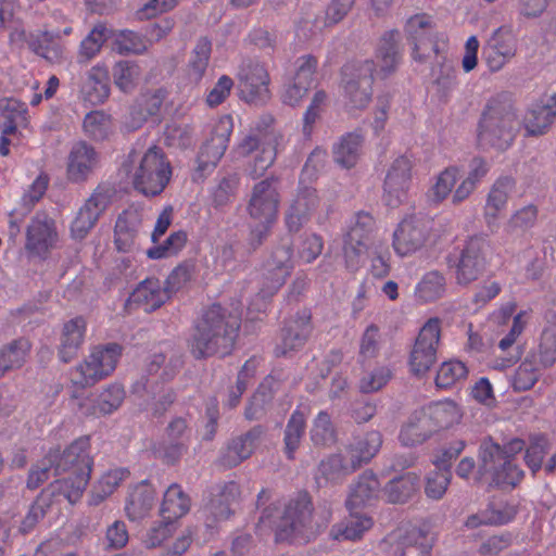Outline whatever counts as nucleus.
I'll use <instances>...</instances> for the list:
<instances>
[{
  "label": "nucleus",
  "mask_w": 556,
  "mask_h": 556,
  "mask_svg": "<svg viewBox=\"0 0 556 556\" xmlns=\"http://www.w3.org/2000/svg\"><path fill=\"white\" fill-rule=\"evenodd\" d=\"M239 329L238 317L219 304H213L197 320L189 340V351L197 359L228 355Z\"/></svg>",
  "instance_id": "f257e3e1"
},
{
  "label": "nucleus",
  "mask_w": 556,
  "mask_h": 556,
  "mask_svg": "<svg viewBox=\"0 0 556 556\" xmlns=\"http://www.w3.org/2000/svg\"><path fill=\"white\" fill-rule=\"evenodd\" d=\"M287 143L282 131L276 128V119L270 114L262 115L255 123L251 132L238 144L237 152L241 156H248L257 151L247 168L248 176L257 179L275 163L277 155Z\"/></svg>",
  "instance_id": "f03ea898"
},
{
  "label": "nucleus",
  "mask_w": 556,
  "mask_h": 556,
  "mask_svg": "<svg viewBox=\"0 0 556 556\" xmlns=\"http://www.w3.org/2000/svg\"><path fill=\"white\" fill-rule=\"evenodd\" d=\"M330 517V510L325 509L323 519L314 520L312 498L307 492H300L288 502L275 526L276 541L307 542L327 526Z\"/></svg>",
  "instance_id": "7ed1b4c3"
},
{
  "label": "nucleus",
  "mask_w": 556,
  "mask_h": 556,
  "mask_svg": "<svg viewBox=\"0 0 556 556\" xmlns=\"http://www.w3.org/2000/svg\"><path fill=\"white\" fill-rule=\"evenodd\" d=\"M519 122L511 102L506 99H491L479 122L478 140L482 147L504 151L513 143Z\"/></svg>",
  "instance_id": "20e7f679"
},
{
  "label": "nucleus",
  "mask_w": 556,
  "mask_h": 556,
  "mask_svg": "<svg viewBox=\"0 0 556 556\" xmlns=\"http://www.w3.org/2000/svg\"><path fill=\"white\" fill-rule=\"evenodd\" d=\"M325 156V151L315 150L303 166L296 193L285 213V225L289 233L299 232L319 206L317 191L307 182L316 176L323 166Z\"/></svg>",
  "instance_id": "39448f33"
},
{
  "label": "nucleus",
  "mask_w": 556,
  "mask_h": 556,
  "mask_svg": "<svg viewBox=\"0 0 556 556\" xmlns=\"http://www.w3.org/2000/svg\"><path fill=\"white\" fill-rule=\"evenodd\" d=\"M280 200L277 178H265L253 186L247 206L248 214L255 224L251 231L252 245H261L269 236L278 218Z\"/></svg>",
  "instance_id": "423d86ee"
},
{
  "label": "nucleus",
  "mask_w": 556,
  "mask_h": 556,
  "mask_svg": "<svg viewBox=\"0 0 556 556\" xmlns=\"http://www.w3.org/2000/svg\"><path fill=\"white\" fill-rule=\"evenodd\" d=\"M479 468L476 480L490 475V484L498 488H514L523 478V471L513 460L507 459L500 444L484 440L479 450Z\"/></svg>",
  "instance_id": "0eeeda50"
},
{
  "label": "nucleus",
  "mask_w": 556,
  "mask_h": 556,
  "mask_svg": "<svg viewBox=\"0 0 556 556\" xmlns=\"http://www.w3.org/2000/svg\"><path fill=\"white\" fill-rule=\"evenodd\" d=\"M170 176L172 167L163 151L157 147H151L134 169L132 185L146 195H156L165 189Z\"/></svg>",
  "instance_id": "6e6552de"
},
{
  "label": "nucleus",
  "mask_w": 556,
  "mask_h": 556,
  "mask_svg": "<svg viewBox=\"0 0 556 556\" xmlns=\"http://www.w3.org/2000/svg\"><path fill=\"white\" fill-rule=\"evenodd\" d=\"M121 355L122 348L117 343L96 346L90 354L75 367L74 383L87 388L105 379L115 370Z\"/></svg>",
  "instance_id": "1a4fd4ad"
},
{
  "label": "nucleus",
  "mask_w": 556,
  "mask_h": 556,
  "mask_svg": "<svg viewBox=\"0 0 556 556\" xmlns=\"http://www.w3.org/2000/svg\"><path fill=\"white\" fill-rule=\"evenodd\" d=\"M375 64L363 61L343 68L345 105L350 110H363L371 100Z\"/></svg>",
  "instance_id": "9d476101"
},
{
  "label": "nucleus",
  "mask_w": 556,
  "mask_h": 556,
  "mask_svg": "<svg viewBox=\"0 0 556 556\" xmlns=\"http://www.w3.org/2000/svg\"><path fill=\"white\" fill-rule=\"evenodd\" d=\"M441 320L430 318L420 329L409 354V368L415 376L427 374L438 359Z\"/></svg>",
  "instance_id": "9b49d317"
},
{
  "label": "nucleus",
  "mask_w": 556,
  "mask_h": 556,
  "mask_svg": "<svg viewBox=\"0 0 556 556\" xmlns=\"http://www.w3.org/2000/svg\"><path fill=\"white\" fill-rule=\"evenodd\" d=\"M491 245L486 238L475 236L466 241L456 265V280L459 285H469L485 270Z\"/></svg>",
  "instance_id": "f8f14e48"
},
{
  "label": "nucleus",
  "mask_w": 556,
  "mask_h": 556,
  "mask_svg": "<svg viewBox=\"0 0 556 556\" xmlns=\"http://www.w3.org/2000/svg\"><path fill=\"white\" fill-rule=\"evenodd\" d=\"M47 462L54 467V473L68 472L91 473L93 460L90 456V441L88 437L75 440L62 453L51 451L47 455Z\"/></svg>",
  "instance_id": "ddd939ff"
},
{
  "label": "nucleus",
  "mask_w": 556,
  "mask_h": 556,
  "mask_svg": "<svg viewBox=\"0 0 556 556\" xmlns=\"http://www.w3.org/2000/svg\"><path fill=\"white\" fill-rule=\"evenodd\" d=\"M114 194V188L109 185H99L94 189L72 223L71 231L74 238L83 239L87 236L94 227L101 214L111 204Z\"/></svg>",
  "instance_id": "4468645a"
},
{
  "label": "nucleus",
  "mask_w": 556,
  "mask_h": 556,
  "mask_svg": "<svg viewBox=\"0 0 556 556\" xmlns=\"http://www.w3.org/2000/svg\"><path fill=\"white\" fill-rule=\"evenodd\" d=\"M518 50L516 33L510 25H502L496 28L483 47V58L490 71L502 70L513 60Z\"/></svg>",
  "instance_id": "2eb2a0df"
},
{
  "label": "nucleus",
  "mask_w": 556,
  "mask_h": 556,
  "mask_svg": "<svg viewBox=\"0 0 556 556\" xmlns=\"http://www.w3.org/2000/svg\"><path fill=\"white\" fill-rule=\"evenodd\" d=\"M429 222L409 217L403 219L393 233V248L397 255L409 256L421 250L430 237Z\"/></svg>",
  "instance_id": "dca6fc26"
},
{
  "label": "nucleus",
  "mask_w": 556,
  "mask_h": 556,
  "mask_svg": "<svg viewBox=\"0 0 556 556\" xmlns=\"http://www.w3.org/2000/svg\"><path fill=\"white\" fill-rule=\"evenodd\" d=\"M374 228L375 220L370 214L364 212L356 214L344 242V256L349 267H356L358 258L368 251Z\"/></svg>",
  "instance_id": "f3484780"
},
{
  "label": "nucleus",
  "mask_w": 556,
  "mask_h": 556,
  "mask_svg": "<svg viewBox=\"0 0 556 556\" xmlns=\"http://www.w3.org/2000/svg\"><path fill=\"white\" fill-rule=\"evenodd\" d=\"M238 78L247 101L258 103L269 98V75L263 64L252 60L243 62Z\"/></svg>",
  "instance_id": "a211bd4d"
},
{
  "label": "nucleus",
  "mask_w": 556,
  "mask_h": 556,
  "mask_svg": "<svg viewBox=\"0 0 556 556\" xmlns=\"http://www.w3.org/2000/svg\"><path fill=\"white\" fill-rule=\"evenodd\" d=\"M413 164L406 156H399L388 169L384 185L383 199L387 205L397 206L406 195L412 181Z\"/></svg>",
  "instance_id": "6ab92c4d"
},
{
  "label": "nucleus",
  "mask_w": 556,
  "mask_h": 556,
  "mask_svg": "<svg viewBox=\"0 0 556 556\" xmlns=\"http://www.w3.org/2000/svg\"><path fill=\"white\" fill-rule=\"evenodd\" d=\"M264 433V427L257 425L245 433L231 439L220 453L219 464L227 468H233L250 458Z\"/></svg>",
  "instance_id": "aec40b11"
},
{
  "label": "nucleus",
  "mask_w": 556,
  "mask_h": 556,
  "mask_svg": "<svg viewBox=\"0 0 556 556\" xmlns=\"http://www.w3.org/2000/svg\"><path fill=\"white\" fill-rule=\"evenodd\" d=\"M401 35L397 30H389L380 38L375 60V73L379 78L392 75L401 62Z\"/></svg>",
  "instance_id": "412c9836"
},
{
  "label": "nucleus",
  "mask_w": 556,
  "mask_h": 556,
  "mask_svg": "<svg viewBox=\"0 0 556 556\" xmlns=\"http://www.w3.org/2000/svg\"><path fill=\"white\" fill-rule=\"evenodd\" d=\"M556 117V93L544 94L532 103L523 116V126L528 135L545 134Z\"/></svg>",
  "instance_id": "4be33fe9"
},
{
  "label": "nucleus",
  "mask_w": 556,
  "mask_h": 556,
  "mask_svg": "<svg viewBox=\"0 0 556 556\" xmlns=\"http://www.w3.org/2000/svg\"><path fill=\"white\" fill-rule=\"evenodd\" d=\"M58 240L54 220L46 214H37L27 227L26 249L36 255H45Z\"/></svg>",
  "instance_id": "5701e85b"
},
{
  "label": "nucleus",
  "mask_w": 556,
  "mask_h": 556,
  "mask_svg": "<svg viewBox=\"0 0 556 556\" xmlns=\"http://www.w3.org/2000/svg\"><path fill=\"white\" fill-rule=\"evenodd\" d=\"M126 396L122 384L114 382L103 388L92 400H86L79 404L85 415L102 417L112 415L124 403Z\"/></svg>",
  "instance_id": "b1692460"
},
{
  "label": "nucleus",
  "mask_w": 556,
  "mask_h": 556,
  "mask_svg": "<svg viewBox=\"0 0 556 556\" xmlns=\"http://www.w3.org/2000/svg\"><path fill=\"white\" fill-rule=\"evenodd\" d=\"M293 267V241L285 237L273 250L269 258L266 261V270L270 275V289L277 290L283 285L286 278L290 275Z\"/></svg>",
  "instance_id": "393cba45"
},
{
  "label": "nucleus",
  "mask_w": 556,
  "mask_h": 556,
  "mask_svg": "<svg viewBox=\"0 0 556 556\" xmlns=\"http://www.w3.org/2000/svg\"><path fill=\"white\" fill-rule=\"evenodd\" d=\"M99 162L94 148L85 141L73 144L67 157V176L72 181L87 179Z\"/></svg>",
  "instance_id": "a878e982"
},
{
  "label": "nucleus",
  "mask_w": 556,
  "mask_h": 556,
  "mask_svg": "<svg viewBox=\"0 0 556 556\" xmlns=\"http://www.w3.org/2000/svg\"><path fill=\"white\" fill-rule=\"evenodd\" d=\"M435 432L424 407L414 410L402 426L399 439L405 446L425 443Z\"/></svg>",
  "instance_id": "bb28decb"
},
{
  "label": "nucleus",
  "mask_w": 556,
  "mask_h": 556,
  "mask_svg": "<svg viewBox=\"0 0 556 556\" xmlns=\"http://www.w3.org/2000/svg\"><path fill=\"white\" fill-rule=\"evenodd\" d=\"M309 320L311 316L304 312L286 324L281 332V342L275 349L278 356H286L305 344L311 332Z\"/></svg>",
  "instance_id": "cd10ccee"
},
{
  "label": "nucleus",
  "mask_w": 556,
  "mask_h": 556,
  "mask_svg": "<svg viewBox=\"0 0 556 556\" xmlns=\"http://www.w3.org/2000/svg\"><path fill=\"white\" fill-rule=\"evenodd\" d=\"M169 299V293L156 278H148L140 282L131 293L129 301L144 312L161 307Z\"/></svg>",
  "instance_id": "c85d7f7f"
},
{
  "label": "nucleus",
  "mask_w": 556,
  "mask_h": 556,
  "mask_svg": "<svg viewBox=\"0 0 556 556\" xmlns=\"http://www.w3.org/2000/svg\"><path fill=\"white\" fill-rule=\"evenodd\" d=\"M89 479L90 475L88 473H68L67 477L55 480L42 491L48 493L47 496L51 502H53V500L59 501L60 497H63L71 504H74L81 497Z\"/></svg>",
  "instance_id": "c756f323"
},
{
  "label": "nucleus",
  "mask_w": 556,
  "mask_h": 556,
  "mask_svg": "<svg viewBox=\"0 0 556 556\" xmlns=\"http://www.w3.org/2000/svg\"><path fill=\"white\" fill-rule=\"evenodd\" d=\"M219 127L223 128V131L220 134H215L201 148L198 157L199 166L201 169L214 167L226 152L229 136L231 134L230 117L222 119L219 123Z\"/></svg>",
  "instance_id": "7c9ffc66"
},
{
  "label": "nucleus",
  "mask_w": 556,
  "mask_h": 556,
  "mask_svg": "<svg viewBox=\"0 0 556 556\" xmlns=\"http://www.w3.org/2000/svg\"><path fill=\"white\" fill-rule=\"evenodd\" d=\"M142 223V215L137 210H126L115 224V244L118 251L128 252L136 242Z\"/></svg>",
  "instance_id": "2f4dec72"
},
{
  "label": "nucleus",
  "mask_w": 556,
  "mask_h": 556,
  "mask_svg": "<svg viewBox=\"0 0 556 556\" xmlns=\"http://www.w3.org/2000/svg\"><path fill=\"white\" fill-rule=\"evenodd\" d=\"M277 387L278 382L273 376L265 378L245 406L244 417L247 420H260L267 414L271 407Z\"/></svg>",
  "instance_id": "473e14b6"
},
{
  "label": "nucleus",
  "mask_w": 556,
  "mask_h": 556,
  "mask_svg": "<svg viewBox=\"0 0 556 556\" xmlns=\"http://www.w3.org/2000/svg\"><path fill=\"white\" fill-rule=\"evenodd\" d=\"M83 97L91 104L103 103L110 96V78L106 66H92L81 88Z\"/></svg>",
  "instance_id": "72a5a7b5"
},
{
  "label": "nucleus",
  "mask_w": 556,
  "mask_h": 556,
  "mask_svg": "<svg viewBox=\"0 0 556 556\" xmlns=\"http://www.w3.org/2000/svg\"><path fill=\"white\" fill-rule=\"evenodd\" d=\"M240 497V486L236 482H227L212 495L206 509L215 520H226L233 514L232 506Z\"/></svg>",
  "instance_id": "f704fd0d"
},
{
  "label": "nucleus",
  "mask_w": 556,
  "mask_h": 556,
  "mask_svg": "<svg viewBox=\"0 0 556 556\" xmlns=\"http://www.w3.org/2000/svg\"><path fill=\"white\" fill-rule=\"evenodd\" d=\"M380 493V482L371 471L363 472L351 486L346 505L350 510L365 506L377 500Z\"/></svg>",
  "instance_id": "c9c22d12"
},
{
  "label": "nucleus",
  "mask_w": 556,
  "mask_h": 556,
  "mask_svg": "<svg viewBox=\"0 0 556 556\" xmlns=\"http://www.w3.org/2000/svg\"><path fill=\"white\" fill-rule=\"evenodd\" d=\"M348 451L336 453L323 459L318 466V479L323 478L326 482L337 483L343 480L357 469Z\"/></svg>",
  "instance_id": "e433bc0d"
},
{
  "label": "nucleus",
  "mask_w": 556,
  "mask_h": 556,
  "mask_svg": "<svg viewBox=\"0 0 556 556\" xmlns=\"http://www.w3.org/2000/svg\"><path fill=\"white\" fill-rule=\"evenodd\" d=\"M514 185L511 178L503 177L497 179L491 187L484 206V217L488 225L495 223L500 213L506 207Z\"/></svg>",
  "instance_id": "4c0bfd02"
},
{
  "label": "nucleus",
  "mask_w": 556,
  "mask_h": 556,
  "mask_svg": "<svg viewBox=\"0 0 556 556\" xmlns=\"http://www.w3.org/2000/svg\"><path fill=\"white\" fill-rule=\"evenodd\" d=\"M86 331V321L83 317L71 319L64 325L59 355L62 362L72 361L79 350Z\"/></svg>",
  "instance_id": "58836bf2"
},
{
  "label": "nucleus",
  "mask_w": 556,
  "mask_h": 556,
  "mask_svg": "<svg viewBox=\"0 0 556 556\" xmlns=\"http://www.w3.org/2000/svg\"><path fill=\"white\" fill-rule=\"evenodd\" d=\"M372 526V520L366 515L353 513L350 516L332 526L329 535L337 541H355L362 538L364 532L368 531Z\"/></svg>",
  "instance_id": "ea45409f"
},
{
  "label": "nucleus",
  "mask_w": 556,
  "mask_h": 556,
  "mask_svg": "<svg viewBox=\"0 0 556 556\" xmlns=\"http://www.w3.org/2000/svg\"><path fill=\"white\" fill-rule=\"evenodd\" d=\"M432 544L428 534L413 528L400 538L394 556H430Z\"/></svg>",
  "instance_id": "a19ab883"
},
{
  "label": "nucleus",
  "mask_w": 556,
  "mask_h": 556,
  "mask_svg": "<svg viewBox=\"0 0 556 556\" xmlns=\"http://www.w3.org/2000/svg\"><path fill=\"white\" fill-rule=\"evenodd\" d=\"M419 484V476L407 472L389 481L383 489V495L389 503H405L417 492Z\"/></svg>",
  "instance_id": "79ce46f5"
},
{
  "label": "nucleus",
  "mask_w": 556,
  "mask_h": 556,
  "mask_svg": "<svg viewBox=\"0 0 556 556\" xmlns=\"http://www.w3.org/2000/svg\"><path fill=\"white\" fill-rule=\"evenodd\" d=\"M381 445L382 434L377 430H371L363 437L356 438L354 443L346 447V451L359 468L375 457Z\"/></svg>",
  "instance_id": "37998d69"
},
{
  "label": "nucleus",
  "mask_w": 556,
  "mask_h": 556,
  "mask_svg": "<svg viewBox=\"0 0 556 556\" xmlns=\"http://www.w3.org/2000/svg\"><path fill=\"white\" fill-rule=\"evenodd\" d=\"M26 104L14 98L0 99V127H4V134H16L18 127L27 123Z\"/></svg>",
  "instance_id": "c03bdc74"
},
{
  "label": "nucleus",
  "mask_w": 556,
  "mask_h": 556,
  "mask_svg": "<svg viewBox=\"0 0 556 556\" xmlns=\"http://www.w3.org/2000/svg\"><path fill=\"white\" fill-rule=\"evenodd\" d=\"M424 409L435 432L453 426L460 418V410L452 400L433 402L424 406Z\"/></svg>",
  "instance_id": "a18cd8bd"
},
{
  "label": "nucleus",
  "mask_w": 556,
  "mask_h": 556,
  "mask_svg": "<svg viewBox=\"0 0 556 556\" xmlns=\"http://www.w3.org/2000/svg\"><path fill=\"white\" fill-rule=\"evenodd\" d=\"M190 507L191 500L189 495L184 492L179 484L173 483L164 493L161 516L162 518L177 520L188 514Z\"/></svg>",
  "instance_id": "49530a36"
},
{
  "label": "nucleus",
  "mask_w": 556,
  "mask_h": 556,
  "mask_svg": "<svg viewBox=\"0 0 556 556\" xmlns=\"http://www.w3.org/2000/svg\"><path fill=\"white\" fill-rule=\"evenodd\" d=\"M363 143V136L357 132H350L343 136L333 147V159L343 168L353 167L359 157Z\"/></svg>",
  "instance_id": "de8ad7c7"
},
{
  "label": "nucleus",
  "mask_w": 556,
  "mask_h": 556,
  "mask_svg": "<svg viewBox=\"0 0 556 556\" xmlns=\"http://www.w3.org/2000/svg\"><path fill=\"white\" fill-rule=\"evenodd\" d=\"M154 500V491L149 484L137 485L131 491L125 507L128 518L131 520L143 518L153 507Z\"/></svg>",
  "instance_id": "09e8293b"
},
{
  "label": "nucleus",
  "mask_w": 556,
  "mask_h": 556,
  "mask_svg": "<svg viewBox=\"0 0 556 556\" xmlns=\"http://www.w3.org/2000/svg\"><path fill=\"white\" fill-rule=\"evenodd\" d=\"M543 367L539 364L538 355L529 353L515 370L511 386L516 391H528L539 380Z\"/></svg>",
  "instance_id": "8fccbe9b"
},
{
  "label": "nucleus",
  "mask_w": 556,
  "mask_h": 556,
  "mask_svg": "<svg viewBox=\"0 0 556 556\" xmlns=\"http://www.w3.org/2000/svg\"><path fill=\"white\" fill-rule=\"evenodd\" d=\"M30 344L25 339H17L0 349V378L5 372L22 367L26 361Z\"/></svg>",
  "instance_id": "3c124183"
},
{
  "label": "nucleus",
  "mask_w": 556,
  "mask_h": 556,
  "mask_svg": "<svg viewBox=\"0 0 556 556\" xmlns=\"http://www.w3.org/2000/svg\"><path fill=\"white\" fill-rule=\"evenodd\" d=\"M305 429L306 416L302 410L295 409L288 419L283 432V451L289 459L294 458Z\"/></svg>",
  "instance_id": "603ef678"
},
{
  "label": "nucleus",
  "mask_w": 556,
  "mask_h": 556,
  "mask_svg": "<svg viewBox=\"0 0 556 556\" xmlns=\"http://www.w3.org/2000/svg\"><path fill=\"white\" fill-rule=\"evenodd\" d=\"M212 53V41L207 37H200L192 49L188 62L189 78L198 83L204 76Z\"/></svg>",
  "instance_id": "864d4df0"
},
{
  "label": "nucleus",
  "mask_w": 556,
  "mask_h": 556,
  "mask_svg": "<svg viewBox=\"0 0 556 556\" xmlns=\"http://www.w3.org/2000/svg\"><path fill=\"white\" fill-rule=\"evenodd\" d=\"M60 33L42 31L36 40L29 41V48L50 63H61L64 59V48L56 41Z\"/></svg>",
  "instance_id": "5fc2aeb1"
},
{
  "label": "nucleus",
  "mask_w": 556,
  "mask_h": 556,
  "mask_svg": "<svg viewBox=\"0 0 556 556\" xmlns=\"http://www.w3.org/2000/svg\"><path fill=\"white\" fill-rule=\"evenodd\" d=\"M309 438L313 444L318 447H328L336 442V428L327 412H319L314 418L309 429Z\"/></svg>",
  "instance_id": "6e6d98bb"
},
{
  "label": "nucleus",
  "mask_w": 556,
  "mask_h": 556,
  "mask_svg": "<svg viewBox=\"0 0 556 556\" xmlns=\"http://www.w3.org/2000/svg\"><path fill=\"white\" fill-rule=\"evenodd\" d=\"M128 475L129 471L124 468H116L105 472L93 486L89 501L90 505L97 506L102 503Z\"/></svg>",
  "instance_id": "4d7b16f0"
},
{
  "label": "nucleus",
  "mask_w": 556,
  "mask_h": 556,
  "mask_svg": "<svg viewBox=\"0 0 556 556\" xmlns=\"http://www.w3.org/2000/svg\"><path fill=\"white\" fill-rule=\"evenodd\" d=\"M446 289V281L444 276L438 271L432 270L424 275L420 282L416 288V295L424 302H432L440 299Z\"/></svg>",
  "instance_id": "13d9d810"
},
{
  "label": "nucleus",
  "mask_w": 556,
  "mask_h": 556,
  "mask_svg": "<svg viewBox=\"0 0 556 556\" xmlns=\"http://www.w3.org/2000/svg\"><path fill=\"white\" fill-rule=\"evenodd\" d=\"M109 38V29L103 24H97L88 36L80 42L78 62L87 63L101 50Z\"/></svg>",
  "instance_id": "bf43d9fd"
},
{
  "label": "nucleus",
  "mask_w": 556,
  "mask_h": 556,
  "mask_svg": "<svg viewBox=\"0 0 556 556\" xmlns=\"http://www.w3.org/2000/svg\"><path fill=\"white\" fill-rule=\"evenodd\" d=\"M468 369L463 362H443L435 376V386L440 389L451 388L467 378Z\"/></svg>",
  "instance_id": "052dcab7"
},
{
  "label": "nucleus",
  "mask_w": 556,
  "mask_h": 556,
  "mask_svg": "<svg viewBox=\"0 0 556 556\" xmlns=\"http://www.w3.org/2000/svg\"><path fill=\"white\" fill-rule=\"evenodd\" d=\"M141 75L140 66L131 61H119L113 67L114 84L123 92L135 89Z\"/></svg>",
  "instance_id": "680f3d73"
},
{
  "label": "nucleus",
  "mask_w": 556,
  "mask_h": 556,
  "mask_svg": "<svg viewBox=\"0 0 556 556\" xmlns=\"http://www.w3.org/2000/svg\"><path fill=\"white\" fill-rule=\"evenodd\" d=\"M392 378L389 367L380 365L364 370L358 381V389L362 393L368 394L380 391Z\"/></svg>",
  "instance_id": "e2e57ef3"
},
{
  "label": "nucleus",
  "mask_w": 556,
  "mask_h": 556,
  "mask_svg": "<svg viewBox=\"0 0 556 556\" xmlns=\"http://www.w3.org/2000/svg\"><path fill=\"white\" fill-rule=\"evenodd\" d=\"M83 127L89 137L104 139L111 131V117L103 111H92L85 116Z\"/></svg>",
  "instance_id": "0e129e2a"
},
{
  "label": "nucleus",
  "mask_w": 556,
  "mask_h": 556,
  "mask_svg": "<svg viewBox=\"0 0 556 556\" xmlns=\"http://www.w3.org/2000/svg\"><path fill=\"white\" fill-rule=\"evenodd\" d=\"M148 45L146 40L132 30H122L114 40V50L118 54H141L146 52Z\"/></svg>",
  "instance_id": "69168bd1"
},
{
  "label": "nucleus",
  "mask_w": 556,
  "mask_h": 556,
  "mask_svg": "<svg viewBox=\"0 0 556 556\" xmlns=\"http://www.w3.org/2000/svg\"><path fill=\"white\" fill-rule=\"evenodd\" d=\"M48 493L41 491V493L37 496L36 501L30 505L27 515L23 518L20 527V531L22 533L30 532L38 521L42 519L47 513V510L52 505V502L47 496Z\"/></svg>",
  "instance_id": "338daca9"
},
{
  "label": "nucleus",
  "mask_w": 556,
  "mask_h": 556,
  "mask_svg": "<svg viewBox=\"0 0 556 556\" xmlns=\"http://www.w3.org/2000/svg\"><path fill=\"white\" fill-rule=\"evenodd\" d=\"M538 212V207L533 204L526 205L516 211L507 222V232H523L532 228L536 223Z\"/></svg>",
  "instance_id": "774afa93"
}]
</instances>
